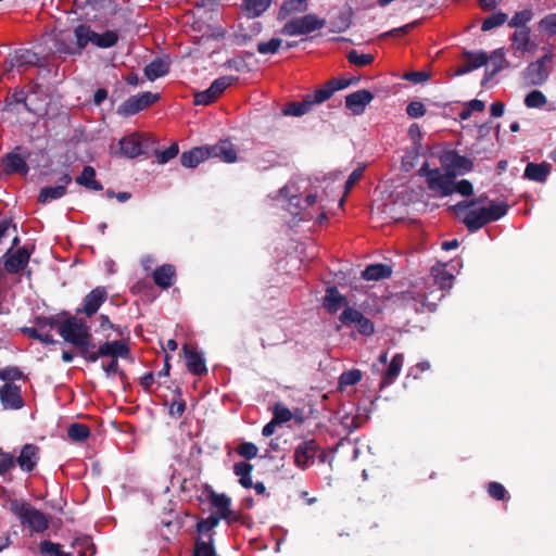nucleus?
<instances>
[{
    "label": "nucleus",
    "mask_w": 556,
    "mask_h": 556,
    "mask_svg": "<svg viewBox=\"0 0 556 556\" xmlns=\"http://www.w3.org/2000/svg\"><path fill=\"white\" fill-rule=\"evenodd\" d=\"M10 510L20 519L23 526L33 532H43L49 528V518L29 503L21 500L10 502Z\"/></svg>",
    "instance_id": "2"
},
{
    "label": "nucleus",
    "mask_w": 556,
    "mask_h": 556,
    "mask_svg": "<svg viewBox=\"0 0 556 556\" xmlns=\"http://www.w3.org/2000/svg\"><path fill=\"white\" fill-rule=\"evenodd\" d=\"M53 53L60 56L81 55V48H78V40L74 38V34L66 30H60L52 36Z\"/></svg>",
    "instance_id": "12"
},
{
    "label": "nucleus",
    "mask_w": 556,
    "mask_h": 556,
    "mask_svg": "<svg viewBox=\"0 0 556 556\" xmlns=\"http://www.w3.org/2000/svg\"><path fill=\"white\" fill-rule=\"evenodd\" d=\"M273 419L277 424H286L293 417L291 410L281 403H276L273 408Z\"/></svg>",
    "instance_id": "59"
},
{
    "label": "nucleus",
    "mask_w": 556,
    "mask_h": 556,
    "mask_svg": "<svg viewBox=\"0 0 556 556\" xmlns=\"http://www.w3.org/2000/svg\"><path fill=\"white\" fill-rule=\"evenodd\" d=\"M21 150V147H16L2 159L3 170L5 174H22L24 176L28 174L29 167L26 162V156H23L20 153Z\"/></svg>",
    "instance_id": "19"
},
{
    "label": "nucleus",
    "mask_w": 556,
    "mask_h": 556,
    "mask_svg": "<svg viewBox=\"0 0 556 556\" xmlns=\"http://www.w3.org/2000/svg\"><path fill=\"white\" fill-rule=\"evenodd\" d=\"M236 451L239 456H241L245 459H252L257 456L258 448L252 442H243L238 445Z\"/></svg>",
    "instance_id": "64"
},
{
    "label": "nucleus",
    "mask_w": 556,
    "mask_h": 556,
    "mask_svg": "<svg viewBox=\"0 0 556 556\" xmlns=\"http://www.w3.org/2000/svg\"><path fill=\"white\" fill-rule=\"evenodd\" d=\"M178 152H179V147H178L177 142H173L167 149H165L163 151L154 150V154L160 164L167 163L168 161H170L172 159L177 156Z\"/></svg>",
    "instance_id": "61"
},
{
    "label": "nucleus",
    "mask_w": 556,
    "mask_h": 556,
    "mask_svg": "<svg viewBox=\"0 0 556 556\" xmlns=\"http://www.w3.org/2000/svg\"><path fill=\"white\" fill-rule=\"evenodd\" d=\"M60 316L65 318L59 327V334L65 342L77 348L79 355L86 361L90 349L94 346L89 326L83 318L72 316L68 312L63 311Z\"/></svg>",
    "instance_id": "1"
},
{
    "label": "nucleus",
    "mask_w": 556,
    "mask_h": 556,
    "mask_svg": "<svg viewBox=\"0 0 556 556\" xmlns=\"http://www.w3.org/2000/svg\"><path fill=\"white\" fill-rule=\"evenodd\" d=\"M363 374L359 369H351L343 371L339 377V389L344 390L346 387L357 384L362 380Z\"/></svg>",
    "instance_id": "45"
},
{
    "label": "nucleus",
    "mask_w": 556,
    "mask_h": 556,
    "mask_svg": "<svg viewBox=\"0 0 556 556\" xmlns=\"http://www.w3.org/2000/svg\"><path fill=\"white\" fill-rule=\"evenodd\" d=\"M430 279L433 286L438 287L440 294L434 300L441 301L445 296V292L450 291L454 283V276L446 269L444 264H437L431 267Z\"/></svg>",
    "instance_id": "16"
},
{
    "label": "nucleus",
    "mask_w": 556,
    "mask_h": 556,
    "mask_svg": "<svg viewBox=\"0 0 556 556\" xmlns=\"http://www.w3.org/2000/svg\"><path fill=\"white\" fill-rule=\"evenodd\" d=\"M404 364V355L402 353H396L389 363L381 382H380V389H383L394 382V380L399 377L402 367Z\"/></svg>",
    "instance_id": "30"
},
{
    "label": "nucleus",
    "mask_w": 556,
    "mask_h": 556,
    "mask_svg": "<svg viewBox=\"0 0 556 556\" xmlns=\"http://www.w3.org/2000/svg\"><path fill=\"white\" fill-rule=\"evenodd\" d=\"M308 9L306 0H283L277 13L278 21H285L291 15L304 13Z\"/></svg>",
    "instance_id": "32"
},
{
    "label": "nucleus",
    "mask_w": 556,
    "mask_h": 556,
    "mask_svg": "<svg viewBox=\"0 0 556 556\" xmlns=\"http://www.w3.org/2000/svg\"><path fill=\"white\" fill-rule=\"evenodd\" d=\"M375 96L367 89H361L345 97V106L354 115L364 113L366 106L374 100Z\"/></svg>",
    "instance_id": "22"
},
{
    "label": "nucleus",
    "mask_w": 556,
    "mask_h": 556,
    "mask_svg": "<svg viewBox=\"0 0 556 556\" xmlns=\"http://www.w3.org/2000/svg\"><path fill=\"white\" fill-rule=\"evenodd\" d=\"M35 247L24 245L16 249L15 251L10 248L4 254V269L11 275H16L24 270L28 263L30 255L33 254Z\"/></svg>",
    "instance_id": "9"
},
{
    "label": "nucleus",
    "mask_w": 556,
    "mask_h": 556,
    "mask_svg": "<svg viewBox=\"0 0 556 556\" xmlns=\"http://www.w3.org/2000/svg\"><path fill=\"white\" fill-rule=\"evenodd\" d=\"M463 223L469 232H476L488 224V219H485L484 212L480 207L479 210L468 211L463 218Z\"/></svg>",
    "instance_id": "38"
},
{
    "label": "nucleus",
    "mask_w": 556,
    "mask_h": 556,
    "mask_svg": "<svg viewBox=\"0 0 556 556\" xmlns=\"http://www.w3.org/2000/svg\"><path fill=\"white\" fill-rule=\"evenodd\" d=\"M73 547L77 552V556H93L96 554V546L89 536L77 538L73 542Z\"/></svg>",
    "instance_id": "44"
},
{
    "label": "nucleus",
    "mask_w": 556,
    "mask_h": 556,
    "mask_svg": "<svg viewBox=\"0 0 556 556\" xmlns=\"http://www.w3.org/2000/svg\"><path fill=\"white\" fill-rule=\"evenodd\" d=\"M154 143L155 140L150 135L132 132L119 139V149L116 152V155L126 159H135L140 155H147L150 148H152Z\"/></svg>",
    "instance_id": "4"
},
{
    "label": "nucleus",
    "mask_w": 556,
    "mask_h": 556,
    "mask_svg": "<svg viewBox=\"0 0 556 556\" xmlns=\"http://www.w3.org/2000/svg\"><path fill=\"white\" fill-rule=\"evenodd\" d=\"M346 59L351 64L358 67L367 66L371 64L375 60L372 54L359 53L355 49L349 51V53L346 54Z\"/></svg>",
    "instance_id": "51"
},
{
    "label": "nucleus",
    "mask_w": 556,
    "mask_h": 556,
    "mask_svg": "<svg viewBox=\"0 0 556 556\" xmlns=\"http://www.w3.org/2000/svg\"><path fill=\"white\" fill-rule=\"evenodd\" d=\"M130 353L128 344L123 340L106 341L96 352L89 351L86 362L96 363L100 357H127Z\"/></svg>",
    "instance_id": "10"
},
{
    "label": "nucleus",
    "mask_w": 556,
    "mask_h": 556,
    "mask_svg": "<svg viewBox=\"0 0 556 556\" xmlns=\"http://www.w3.org/2000/svg\"><path fill=\"white\" fill-rule=\"evenodd\" d=\"M85 5L104 15L114 13L116 8L113 0H86Z\"/></svg>",
    "instance_id": "48"
},
{
    "label": "nucleus",
    "mask_w": 556,
    "mask_h": 556,
    "mask_svg": "<svg viewBox=\"0 0 556 556\" xmlns=\"http://www.w3.org/2000/svg\"><path fill=\"white\" fill-rule=\"evenodd\" d=\"M90 428L84 424L74 422L67 429V435L73 442H84L90 437Z\"/></svg>",
    "instance_id": "43"
},
{
    "label": "nucleus",
    "mask_w": 556,
    "mask_h": 556,
    "mask_svg": "<svg viewBox=\"0 0 556 556\" xmlns=\"http://www.w3.org/2000/svg\"><path fill=\"white\" fill-rule=\"evenodd\" d=\"M0 402L4 409L17 410L23 408L24 400L21 387L15 383H4L0 388Z\"/></svg>",
    "instance_id": "17"
},
{
    "label": "nucleus",
    "mask_w": 556,
    "mask_h": 556,
    "mask_svg": "<svg viewBox=\"0 0 556 556\" xmlns=\"http://www.w3.org/2000/svg\"><path fill=\"white\" fill-rule=\"evenodd\" d=\"M482 210L484 212V217L485 219H488L489 224L504 217L508 212V205L505 202L495 203L494 201H491L490 205L483 206Z\"/></svg>",
    "instance_id": "40"
},
{
    "label": "nucleus",
    "mask_w": 556,
    "mask_h": 556,
    "mask_svg": "<svg viewBox=\"0 0 556 556\" xmlns=\"http://www.w3.org/2000/svg\"><path fill=\"white\" fill-rule=\"evenodd\" d=\"M216 553L214 539L210 535L207 541H204L201 538L195 540L193 551L190 556H214Z\"/></svg>",
    "instance_id": "41"
},
{
    "label": "nucleus",
    "mask_w": 556,
    "mask_h": 556,
    "mask_svg": "<svg viewBox=\"0 0 556 556\" xmlns=\"http://www.w3.org/2000/svg\"><path fill=\"white\" fill-rule=\"evenodd\" d=\"M339 319L346 327L355 326L362 336L369 337L375 332L374 323L356 308L346 307Z\"/></svg>",
    "instance_id": "11"
},
{
    "label": "nucleus",
    "mask_w": 556,
    "mask_h": 556,
    "mask_svg": "<svg viewBox=\"0 0 556 556\" xmlns=\"http://www.w3.org/2000/svg\"><path fill=\"white\" fill-rule=\"evenodd\" d=\"M453 174H442L439 168L428 172L427 185L431 191L439 192L442 197L453 194Z\"/></svg>",
    "instance_id": "15"
},
{
    "label": "nucleus",
    "mask_w": 556,
    "mask_h": 556,
    "mask_svg": "<svg viewBox=\"0 0 556 556\" xmlns=\"http://www.w3.org/2000/svg\"><path fill=\"white\" fill-rule=\"evenodd\" d=\"M538 30L548 37L556 36V13L543 16L538 23Z\"/></svg>",
    "instance_id": "46"
},
{
    "label": "nucleus",
    "mask_w": 556,
    "mask_h": 556,
    "mask_svg": "<svg viewBox=\"0 0 556 556\" xmlns=\"http://www.w3.org/2000/svg\"><path fill=\"white\" fill-rule=\"evenodd\" d=\"M108 296L109 293L105 287H96L85 295L81 306L76 308V315L83 314L86 317H92L108 300Z\"/></svg>",
    "instance_id": "13"
},
{
    "label": "nucleus",
    "mask_w": 556,
    "mask_h": 556,
    "mask_svg": "<svg viewBox=\"0 0 556 556\" xmlns=\"http://www.w3.org/2000/svg\"><path fill=\"white\" fill-rule=\"evenodd\" d=\"M75 181L89 190H103V185L96 180V169L90 165L84 166L81 174L76 177Z\"/></svg>",
    "instance_id": "36"
},
{
    "label": "nucleus",
    "mask_w": 556,
    "mask_h": 556,
    "mask_svg": "<svg viewBox=\"0 0 556 556\" xmlns=\"http://www.w3.org/2000/svg\"><path fill=\"white\" fill-rule=\"evenodd\" d=\"M325 25L326 21L324 18H319L315 14H305L288 21L279 33L283 36H302L319 30Z\"/></svg>",
    "instance_id": "5"
},
{
    "label": "nucleus",
    "mask_w": 556,
    "mask_h": 556,
    "mask_svg": "<svg viewBox=\"0 0 556 556\" xmlns=\"http://www.w3.org/2000/svg\"><path fill=\"white\" fill-rule=\"evenodd\" d=\"M218 97L215 94L213 89L208 87L203 91H198L193 96V103L195 105H210L215 102Z\"/></svg>",
    "instance_id": "56"
},
{
    "label": "nucleus",
    "mask_w": 556,
    "mask_h": 556,
    "mask_svg": "<svg viewBox=\"0 0 556 556\" xmlns=\"http://www.w3.org/2000/svg\"><path fill=\"white\" fill-rule=\"evenodd\" d=\"M210 157H217L226 163H233L237 161V151L233 144L228 140H220L216 144L206 146Z\"/></svg>",
    "instance_id": "24"
},
{
    "label": "nucleus",
    "mask_w": 556,
    "mask_h": 556,
    "mask_svg": "<svg viewBox=\"0 0 556 556\" xmlns=\"http://www.w3.org/2000/svg\"><path fill=\"white\" fill-rule=\"evenodd\" d=\"M392 275V269L389 265L377 263L368 265L362 271V278L368 281H378L389 278Z\"/></svg>",
    "instance_id": "35"
},
{
    "label": "nucleus",
    "mask_w": 556,
    "mask_h": 556,
    "mask_svg": "<svg viewBox=\"0 0 556 556\" xmlns=\"http://www.w3.org/2000/svg\"><path fill=\"white\" fill-rule=\"evenodd\" d=\"M463 56L467 59L468 65L470 66L471 71L478 70L484 65H486L489 61V55L485 51H467L465 50L463 52Z\"/></svg>",
    "instance_id": "42"
},
{
    "label": "nucleus",
    "mask_w": 556,
    "mask_h": 556,
    "mask_svg": "<svg viewBox=\"0 0 556 556\" xmlns=\"http://www.w3.org/2000/svg\"><path fill=\"white\" fill-rule=\"evenodd\" d=\"M73 178L68 173H64L59 178V185L55 187H43L41 188L39 195H38V202L46 204L51 201L61 199L66 194V187L72 182Z\"/></svg>",
    "instance_id": "20"
},
{
    "label": "nucleus",
    "mask_w": 556,
    "mask_h": 556,
    "mask_svg": "<svg viewBox=\"0 0 556 556\" xmlns=\"http://www.w3.org/2000/svg\"><path fill=\"white\" fill-rule=\"evenodd\" d=\"M160 100V93L143 91L126 99L118 108L117 114L121 116H132Z\"/></svg>",
    "instance_id": "7"
},
{
    "label": "nucleus",
    "mask_w": 556,
    "mask_h": 556,
    "mask_svg": "<svg viewBox=\"0 0 556 556\" xmlns=\"http://www.w3.org/2000/svg\"><path fill=\"white\" fill-rule=\"evenodd\" d=\"M552 165L547 162L528 163L523 172V178L535 182H545L551 174Z\"/></svg>",
    "instance_id": "27"
},
{
    "label": "nucleus",
    "mask_w": 556,
    "mask_h": 556,
    "mask_svg": "<svg viewBox=\"0 0 556 556\" xmlns=\"http://www.w3.org/2000/svg\"><path fill=\"white\" fill-rule=\"evenodd\" d=\"M546 102V97L540 90H532L525 98V104L528 108H542Z\"/></svg>",
    "instance_id": "60"
},
{
    "label": "nucleus",
    "mask_w": 556,
    "mask_h": 556,
    "mask_svg": "<svg viewBox=\"0 0 556 556\" xmlns=\"http://www.w3.org/2000/svg\"><path fill=\"white\" fill-rule=\"evenodd\" d=\"M273 0H243V11L249 18L261 16L271 4Z\"/></svg>",
    "instance_id": "39"
},
{
    "label": "nucleus",
    "mask_w": 556,
    "mask_h": 556,
    "mask_svg": "<svg viewBox=\"0 0 556 556\" xmlns=\"http://www.w3.org/2000/svg\"><path fill=\"white\" fill-rule=\"evenodd\" d=\"M531 29L529 27H523L520 29H516L515 33L511 35V48L516 52H529L536 48V45L531 41L530 38Z\"/></svg>",
    "instance_id": "26"
},
{
    "label": "nucleus",
    "mask_w": 556,
    "mask_h": 556,
    "mask_svg": "<svg viewBox=\"0 0 556 556\" xmlns=\"http://www.w3.org/2000/svg\"><path fill=\"white\" fill-rule=\"evenodd\" d=\"M533 12L530 9H526L516 12L508 22L509 27H516L517 29L528 27L527 24L532 20Z\"/></svg>",
    "instance_id": "50"
},
{
    "label": "nucleus",
    "mask_w": 556,
    "mask_h": 556,
    "mask_svg": "<svg viewBox=\"0 0 556 556\" xmlns=\"http://www.w3.org/2000/svg\"><path fill=\"white\" fill-rule=\"evenodd\" d=\"M486 491L488 494L496 501H504L507 497V491L505 486L496 481L489 482Z\"/></svg>",
    "instance_id": "62"
},
{
    "label": "nucleus",
    "mask_w": 556,
    "mask_h": 556,
    "mask_svg": "<svg viewBox=\"0 0 556 556\" xmlns=\"http://www.w3.org/2000/svg\"><path fill=\"white\" fill-rule=\"evenodd\" d=\"M220 520H218L217 516H208L207 518L200 519L195 525V530L199 535L208 534L213 536L212 531L219 525Z\"/></svg>",
    "instance_id": "49"
},
{
    "label": "nucleus",
    "mask_w": 556,
    "mask_h": 556,
    "mask_svg": "<svg viewBox=\"0 0 556 556\" xmlns=\"http://www.w3.org/2000/svg\"><path fill=\"white\" fill-rule=\"evenodd\" d=\"M207 159H210V153L207 152L206 146L195 147L181 153L180 163L184 167L194 168Z\"/></svg>",
    "instance_id": "29"
},
{
    "label": "nucleus",
    "mask_w": 556,
    "mask_h": 556,
    "mask_svg": "<svg viewBox=\"0 0 556 556\" xmlns=\"http://www.w3.org/2000/svg\"><path fill=\"white\" fill-rule=\"evenodd\" d=\"M238 80V77H235V76H222V77H218L216 78L212 84H211V88L213 89V91L215 92V94L219 98L220 94L229 87L231 86L235 81Z\"/></svg>",
    "instance_id": "57"
},
{
    "label": "nucleus",
    "mask_w": 556,
    "mask_h": 556,
    "mask_svg": "<svg viewBox=\"0 0 556 556\" xmlns=\"http://www.w3.org/2000/svg\"><path fill=\"white\" fill-rule=\"evenodd\" d=\"M348 304L345 295L341 294L336 286L328 287L324 298L323 305L330 314H336L341 307Z\"/></svg>",
    "instance_id": "28"
},
{
    "label": "nucleus",
    "mask_w": 556,
    "mask_h": 556,
    "mask_svg": "<svg viewBox=\"0 0 556 556\" xmlns=\"http://www.w3.org/2000/svg\"><path fill=\"white\" fill-rule=\"evenodd\" d=\"M507 21V14L504 12H496L489 15L481 25L482 31H489L497 26L503 25Z\"/></svg>",
    "instance_id": "55"
},
{
    "label": "nucleus",
    "mask_w": 556,
    "mask_h": 556,
    "mask_svg": "<svg viewBox=\"0 0 556 556\" xmlns=\"http://www.w3.org/2000/svg\"><path fill=\"white\" fill-rule=\"evenodd\" d=\"M175 276V266L170 264H164L153 271L154 283L162 289L172 287Z\"/></svg>",
    "instance_id": "33"
},
{
    "label": "nucleus",
    "mask_w": 556,
    "mask_h": 556,
    "mask_svg": "<svg viewBox=\"0 0 556 556\" xmlns=\"http://www.w3.org/2000/svg\"><path fill=\"white\" fill-rule=\"evenodd\" d=\"M73 34L74 38L78 40V48H81V51H84L89 43L101 49H108L114 47L118 41V34L115 30H105L102 34H98L90 25L84 23L75 26Z\"/></svg>",
    "instance_id": "3"
},
{
    "label": "nucleus",
    "mask_w": 556,
    "mask_h": 556,
    "mask_svg": "<svg viewBox=\"0 0 556 556\" xmlns=\"http://www.w3.org/2000/svg\"><path fill=\"white\" fill-rule=\"evenodd\" d=\"M321 87L316 89L312 93H307L303 97L302 101H293L285 104L282 113L290 116H302L313 110L315 105L321 104L327 100L326 97H321Z\"/></svg>",
    "instance_id": "8"
},
{
    "label": "nucleus",
    "mask_w": 556,
    "mask_h": 556,
    "mask_svg": "<svg viewBox=\"0 0 556 556\" xmlns=\"http://www.w3.org/2000/svg\"><path fill=\"white\" fill-rule=\"evenodd\" d=\"M186 362V367L189 372L195 376H203L207 374L205 359L194 346L184 344L181 349Z\"/></svg>",
    "instance_id": "18"
},
{
    "label": "nucleus",
    "mask_w": 556,
    "mask_h": 556,
    "mask_svg": "<svg viewBox=\"0 0 556 556\" xmlns=\"http://www.w3.org/2000/svg\"><path fill=\"white\" fill-rule=\"evenodd\" d=\"M489 60L491 61L494 72H500L505 67H508V62L505 58V53L503 49H496L494 50L491 55L489 56Z\"/></svg>",
    "instance_id": "63"
},
{
    "label": "nucleus",
    "mask_w": 556,
    "mask_h": 556,
    "mask_svg": "<svg viewBox=\"0 0 556 556\" xmlns=\"http://www.w3.org/2000/svg\"><path fill=\"white\" fill-rule=\"evenodd\" d=\"M282 40L279 38H271L268 41H261L257 43V52L260 54H275L279 51Z\"/></svg>",
    "instance_id": "58"
},
{
    "label": "nucleus",
    "mask_w": 556,
    "mask_h": 556,
    "mask_svg": "<svg viewBox=\"0 0 556 556\" xmlns=\"http://www.w3.org/2000/svg\"><path fill=\"white\" fill-rule=\"evenodd\" d=\"M547 78V72L542 62L530 63L523 72V80L529 86L542 85Z\"/></svg>",
    "instance_id": "31"
},
{
    "label": "nucleus",
    "mask_w": 556,
    "mask_h": 556,
    "mask_svg": "<svg viewBox=\"0 0 556 556\" xmlns=\"http://www.w3.org/2000/svg\"><path fill=\"white\" fill-rule=\"evenodd\" d=\"M48 62L46 58H40L36 52L29 49H17L14 51L10 59L9 67H22L28 65H36L38 67L47 66Z\"/></svg>",
    "instance_id": "21"
},
{
    "label": "nucleus",
    "mask_w": 556,
    "mask_h": 556,
    "mask_svg": "<svg viewBox=\"0 0 556 556\" xmlns=\"http://www.w3.org/2000/svg\"><path fill=\"white\" fill-rule=\"evenodd\" d=\"M39 447L35 444H25L21 448L18 456L15 458V464L18 465L21 470L31 472L37 467L39 462Z\"/></svg>",
    "instance_id": "23"
},
{
    "label": "nucleus",
    "mask_w": 556,
    "mask_h": 556,
    "mask_svg": "<svg viewBox=\"0 0 556 556\" xmlns=\"http://www.w3.org/2000/svg\"><path fill=\"white\" fill-rule=\"evenodd\" d=\"M39 551L49 556H72L71 553L63 552L61 544L45 540L39 544Z\"/></svg>",
    "instance_id": "54"
},
{
    "label": "nucleus",
    "mask_w": 556,
    "mask_h": 556,
    "mask_svg": "<svg viewBox=\"0 0 556 556\" xmlns=\"http://www.w3.org/2000/svg\"><path fill=\"white\" fill-rule=\"evenodd\" d=\"M319 448L320 447L315 439L302 441L294 448V465L302 470L307 469L314 464Z\"/></svg>",
    "instance_id": "14"
},
{
    "label": "nucleus",
    "mask_w": 556,
    "mask_h": 556,
    "mask_svg": "<svg viewBox=\"0 0 556 556\" xmlns=\"http://www.w3.org/2000/svg\"><path fill=\"white\" fill-rule=\"evenodd\" d=\"M169 72V62L156 58L144 66V75L153 81L162 76H165Z\"/></svg>",
    "instance_id": "37"
},
{
    "label": "nucleus",
    "mask_w": 556,
    "mask_h": 556,
    "mask_svg": "<svg viewBox=\"0 0 556 556\" xmlns=\"http://www.w3.org/2000/svg\"><path fill=\"white\" fill-rule=\"evenodd\" d=\"M440 164L442 168L455 178L457 175H464L472 170L473 162L464 155H460L456 150H444L440 156Z\"/></svg>",
    "instance_id": "6"
},
{
    "label": "nucleus",
    "mask_w": 556,
    "mask_h": 556,
    "mask_svg": "<svg viewBox=\"0 0 556 556\" xmlns=\"http://www.w3.org/2000/svg\"><path fill=\"white\" fill-rule=\"evenodd\" d=\"M22 332L26 334L28 338L38 340L47 345L56 343L52 334H50L49 332H42L37 326L24 327L22 328Z\"/></svg>",
    "instance_id": "47"
},
{
    "label": "nucleus",
    "mask_w": 556,
    "mask_h": 556,
    "mask_svg": "<svg viewBox=\"0 0 556 556\" xmlns=\"http://www.w3.org/2000/svg\"><path fill=\"white\" fill-rule=\"evenodd\" d=\"M359 81V77H352L349 79L345 78H332L325 83V85L321 87L323 93L320 96L324 98L326 97L327 100H329L333 93L338 90H342L351 85H356Z\"/></svg>",
    "instance_id": "34"
},
{
    "label": "nucleus",
    "mask_w": 556,
    "mask_h": 556,
    "mask_svg": "<svg viewBox=\"0 0 556 556\" xmlns=\"http://www.w3.org/2000/svg\"><path fill=\"white\" fill-rule=\"evenodd\" d=\"M60 314L56 316H39L35 319V325L42 331L47 332L46 330L49 329H58L62 323L60 319Z\"/></svg>",
    "instance_id": "53"
},
{
    "label": "nucleus",
    "mask_w": 556,
    "mask_h": 556,
    "mask_svg": "<svg viewBox=\"0 0 556 556\" xmlns=\"http://www.w3.org/2000/svg\"><path fill=\"white\" fill-rule=\"evenodd\" d=\"M26 379L24 372L16 366H7L0 369V380L13 383L15 380Z\"/></svg>",
    "instance_id": "52"
},
{
    "label": "nucleus",
    "mask_w": 556,
    "mask_h": 556,
    "mask_svg": "<svg viewBox=\"0 0 556 556\" xmlns=\"http://www.w3.org/2000/svg\"><path fill=\"white\" fill-rule=\"evenodd\" d=\"M208 501L212 508L215 509L211 515L217 516L218 520L227 518L230 515L231 498L224 493H216L213 490L208 492Z\"/></svg>",
    "instance_id": "25"
}]
</instances>
